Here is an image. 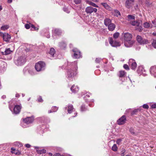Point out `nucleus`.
I'll use <instances>...</instances> for the list:
<instances>
[{
  "mask_svg": "<svg viewBox=\"0 0 156 156\" xmlns=\"http://www.w3.org/2000/svg\"><path fill=\"white\" fill-rule=\"evenodd\" d=\"M73 63L75 64V68L73 69H69L67 72V76L68 78L72 77L76 74V70L77 69V62H74Z\"/></svg>",
  "mask_w": 156,
  "mask_h": 156,
  "instance_id": "1",
  "label": "nucleus"
},
{
  "mask_svg": "<svg viewBox=\"0 0 156 156\" xmlns=\"http://www.w3.org/2000/svg\"><path fill=\"white\" fill-rule=\"evenodd\" d=\"M130 23L132 25L134 26H136L137 28L136 30H137L139 32H141L143 29L142 25V21L141 20H138L136 21H132L130 22Z\"/></svg>",
  "mask_w": 156,
  "mask_h": 156,
  "instance_id": "2",
  "label": "nucleus"
},
{
  "mask_svg": "<svg viewBox=\"0 0 156 156\" xmlns=\"http://www.w3.org/2000/svg\"><path fill=\"white\" fill-rule=\"evenodd\" d=\"M45 66L44 62L40 61L36 64L35 68L37 71H40L44 69Z\"/></svg>",
  "mask_w": 156,
  "mask_h": 156,
  "instance_id": "3",
  "label": "nucleus"
},
{
  "mask_svg": "<svg viewBox=\"0 0 156 156\" xmlns=\"http://www.w3.org/2000/svg\"><path fill=\"white\" fill-rule=\"evenodd\" d=\"M26 61V57L24 55L19 57L18 59L15 61V63L18 66H21L23 65Z\"/></svg>",
  "mask_w": 156,
  "mask_h": 156,
  "instance_id": "4",
  "label": "nucleus"
},
{
  "mask_svg": "<svg viewBox=\"0 0 156 156\" xmlns=\"http://www.w3.org/2000/svg\"><path fill=\"white\" fill-rule=\"evenodd\" d=\"M136 38L138 43L141 44H147L148 43V41L147 39L142 38L140 35H137Z\"/></svg>",
  "mask_w": 156,
  "mask_h": 156,
  "instance_id": "5",
  "label": "nucleus"
},
{
  "mask_svg": "<svg viewBox=\"0 0 156 156\" xmlns=\"http://www.w3.org/2000/svg\"><path fill=\"white\" fill-rule=\"evenodd\" d=\"M108 41L109 43L112 47H116L120 45V44L119 42L115 41H114L112 37L109 38Z\"/></svg>",
  "mask_w": 156,
  "mask_h": 156,
  "instance_id": "6",
  "label": "nucleus"
},
{
  "mask_svg": "<svg viewBox=\"0 0 156 156\" xmlns=\"http://www.w3.org/2000/svg\"><path fill=\"white\" fill-rule=\"evenodd\" d=\"M97 11V9L90 6L87 7L85 9V12L87 14H91L92 12H96Z\"/></svg>",
  "mask_w": 156,
  "mask_h": 156,
  "instance_id": "7",
  "label": "nucleus"
},
{
  "mask_svg": "<svg viewBox=\"0 0 156 156\" xmlns=\"http://www.w3.org/2000/svg\"><path fill=\"white\" fill-rule=\"evenodd\" d=\"M122 36H123L124 40L127 41H130L132 37V35L128 33L122 34Z\"/></svg>",
  "mask_w": 156,
  "mask_h": 156,
  "instance_id": "8",
  "label": "nucleus"
},
{
  "mask_svg": "<svg viewBox=\"0 0 156 156\" xmlns=\"http://www.w3.org/2000/svg\"><path fill=\"white\" fill-rule=\"evenodd\" d=\"M74 52V57L76 58H78L81 57L80 52L77 49L74 48L73 50Z\"/></svg>",
  "mask_w": 156,
  "mask_h": 156,
  "instance_id": "9",
  "label": "nucleus"
},
{
  "mask_svg": "<svg viewBox=\"0 0 156 156\" xmlns=\"http://www.w3.org/2000/svg\"><path fill=\"white\" fill-rule=\"evenodd\" d=\"M126 116L123 115L118 119L117 122L118 124L121 125L124 124L126 122Z\"/></svg>",
  "mask_w": 156,
  "mask_h": 156,
  "instance_id": "10",
  "label": "nucleus"
},
{
  "mask_svg": "<svg viewBox=\"0 0 156 156\" xmlns=\"http://www.w3.org/2000/svg\"><path fill=\"white\" fill-rule=\"evenodd\" d=\"M3 37L4 41L6 42L9 41L11 38V36L8 33H5L1 35Z\"/></svg>",
  "mask_w": 156,
  "mask_h": 156,
  "instance_id": "11",
  "label": "nucleus"
},
{
  "mask_svg": "<svg viewBox=\"0 0 156 156\" xmlns=\"http://www.w3.org/2000/svg\"><path fill=\"white\" fill-rule=\"evenodd\" d=\"M134 0H127L125 3V6L126 8L129 9L132 6Z\"/></svg>",
  "mask_w": 156,
  "mask_h": 156,
  "instance_id": "12",
  "label": "nucleus"
},
{
  "mask_svg": "<svg viewBox=\"0 0 156 156\" xmlns=\"http://www.w3.org/2000/svg\"><path fill=\"white\" fill-rule=\"evenodd\" d=\"M24 122L27 124L32 123L34 121V119L32 117H27L23 119Z\"/></svg>",
  "mask_w": 156,
  "mask_h": 156,
  "instance_id": "13",
  "label": "nucleus"
},
{
  "mask_svg": "<svg viewBox=\"0 0 156 156\" xmlns=\"http://www.w3.org/2000/svg\"><path fill=\"white\" fill-rule=\"evenodd\" d=\"M21 108V106L20 105H16L13 109L14 113L16 114H19Z\"/></svg>",
  "mask_w": 156,
  "mask_h": 156,
  "instance_id": "14",
  "label": "nucleus"
},
{
  "mask_svg": "<svg viewBox=\"0 0 156 156\" xmlns=\"http://www.w3.org/2000/svg\"><path fill=\"white\" fill-rule=\"evenodd\" d=\"M104 22L105 25L106 26L112 23L111 20L110 19L107 18L105 19Z\"/></svg>",
  "mask_w": 156,
  "mask_h": 156,
  "instance_id": "15",
  "label": "nucleus"
},
{
  "mask_svg": "<svg viewBox=\"0 0 156 156\" xmlns=\"http://www.w3.org/2000/svg\"><path fill=\"white\" fill-rule=\"evenodd\" d=\"M108 26V29L111 31H113L115 27V25L113 23H111Z\"/></svg>",
  "mask_w": 156,
  "mask_h": 156,
  "instance_id": "16",
  "label": "nucleus"
},
{
  "mask_svg": "<svg viewBox=\"0 0 156 156\" xmlns=\"http://www.w3.org/2000/svg\"><path fill=\"white\" fill-rule=\"evenodd\" d=\"M12 52V51H11L9 48L6 49L4 51H2V53L3 55H6L10 54Z\"/></svg>",
  "mask_w": 156,
  "mask_h": 156,
  "instance_id": "17",
  "label": "nucleus"
},
{
  "mask_svg": "<svg viewBox=\"0 0 156 156\" xmlns=\"http://www.w3.org/2000/svg\"><path fill=\"white\" fill-rule=\"evenodd\" d=\"M71 90L73 92L75 93L78 91V88L77 86L73 85L71 87Z\"/></svg>",
  "mask_w": 156,
  "mask_h": 156,
  "instance_id": "18",
  "label": "nucleus"
},
{
  "mask_svg": "<svg viewBox=\"0 0 156 156\" xmlns=\"http://www.w3.org/2000/svg\"><path fill=\"white\" fill-rule=\"evenodd\" d=\"M86 2L87 3L89 4V5L95 7H98V6L96 5L95 3L91 2L89 0H86Z\"/></svg>",
  "mask_w": 156,
  "mask_h": 156,
  "instance_id": "19",
  "label": "nucleus"
},
{
  "mask_svg": "<svg viewBox=\"0 0 156 156\" xmlns=\"http://www.w3.org/2000/svg\"><path fill=\"white\" fill-rule=\"evenodd\" d=\"M86 2L87 3L89 4V5L95 7H98V6L96 5L95 3L91 2L89 0H86Z\"/></svg>",
  "mask_w": 156,
  "mask_h": 156,
  "instance_id": "20",
  "label": "nucleus"
},
{
  "mask_svg": "<svg viewBox=\"0 0 156 156\" xmlns=\"http://www.w3.org/2000/svg\"><path fill=\"white\" fill-rule=\"evenodd\" d=\"M144 27L145 28H148L149 27L151 28L152 25L147 22H145L144 23Z\"/></svg>",
  "mask_w": 156,
  "mask_h": 156,
  "instance_id": "21",
  "label": "nucleus"
},
{
  "mask_svg": "<svg viewBox=\"0 0 156 156\" xmlns=\"http://www.w3.org/2000/svg\"><path fill=\"white\" fill-rule=\"evenodd\" d=\"M53 31L55 34L58 35H60L62 33L61 30L59 29L55 28Z\"/></svg>",
  "mask_w": 156,
  "mask_h": 156,
  "instance_id": "22",
  "label": "nucleus"
},
{
  "mask_svg": "<svg viewBox=\"0 0 156 156\" xmlns=\"http://www.w3.org/2000/svg\"><path fill=\"white\" fill-rule=\"evenodd\" d=\"M126 73L124 71H119V76L120 77H124Z\"/></svg>",
  "mask_w": 156,
  "mask_h": 156,
  "instance_id": "23",
  "label": "nucleus"
},
{
  "mask_svg": "<svg viewBox=\"0 0 156 156\" xmlns=\"http://www.w3.org/2000/svg\"><path fill=\"white\" fill-rule=\"evenodd\" d=\"M55 52V49L52 48H51L49 53L52 57H53Z\"/></svg>",
  "mask_w": 156,
  "mask_h": 156,
  "instance_id": "24",
  "label": "nucleus"
},
{
  "mask_svg": "<svg viewBox=\"0 0 156 156\" xmlns=\"http://www.w3.org/2000/svg\"><path fill=\"white\" fill-rule=\"evenodd\" d=\"M128 20L130 21H132V20H133L135 19V17L134 16L132 15H129L127 16Z\"/></svg>",
  "mask_w": 156,
  "mask_h": 156,
  "instance_id": "25",
  "label": "nucleus"
},
{
  "mask_svg": "<svg viewBox=\"0 0 156 156\" xmlns=\"http://www.w3.org/2000/svg\"><path fill=\"white\" fill-rule=\"evenodd\" d=\"M68 112L69 113H72L73 108V106L72 105H69L68 106Z\"/></svg>",
  "mask_w": 156,
  "mask_h": 156,
  "instance_id": "26",
  "label": "nucleus"
},
{
  "mask_svg": "<svg viewBox=\"0 0 156 156\" xmlns=\"http://www.w3.org/2000/svg\"><path fill=\"white\" fill-rule=\"evenodd\" d=\"M150 72L151 73H156V66H154L151 68Z\"/></svg>",
  "mask_w": 156,
  "mask_h": 156,
  "instance_id": "27",
  "label": "nucleus"
},
{
  "mask_svg": "<svg viewBox=\"0 0 156 156\" xmlns=\"http://www.w3.org/2000/svg\"><path fill=\"white\" fill-rule=\"evenodd\" d=\"M137 64L136 62H133L131 64V69H134L136 67Z\"/></svg>",
  "mask_w": 156,
  "mask_h": 156,
  "instance_id": "28",
  "label": "nucleus"
},
{
  "mask_svg": "<svg viewBox=\"0 0 156 156\" xmlns=\"http://www.w3.org/2000/svg\"><path fill=\"white\" fill-rule=\"evenodd\" d=\"M37 153L40 154H42L45 153H46V150L45 149H42L41 150L38 151Z\"/></svg>",
  "mask_w": 156,
  "mask_h": 156,
  "instance_id": "29",
  "label": "nucleus"
},
{
  "mask_svg": "<svg viewBox=\"0 0 156 156\" xmlns=\"http://www.w3.org/2000/svg\"><path fill=\"white\" fill-rule=\"evenodd\" d=\"M152 46L155 48H156V40L153 39L152 42Z\"/></svg>",
  "mask_w": 156,
  "mask_h": 156,
  "instance_id": "30",
  "label": "nucleus"
},
{
  "mask_svg": "<svg viewBox=\"0 0 156 156\" xmlns=\"http://www.w3.org/2000/svg\"><path fill=\"white\" fill-rule=\"evenodd\" d=\"M112 150L114 151H116L117 150V147L116 144H114L112 147Z\"/></svg>",
  "mask_w": 156,
  "mask_h": 156,
  "instance_id": "31",
  "label": "nucleus"
},
{
  "mask_svg": "<svg viewBox=\"0 0 156 156\" xmlns=\"http://www.w3.org/2000/svg\"><path fill=\"white\" fill-rule=\"evenodd\" d=\"M9 26L8 25H4L2 26L1 27V29L2 30H5L9 28Z\"/></svg>",
  "mask_w": 156,
  "mask_h": 156,
  "instance_id": "32",
  "label": "nucleus"
},
{
  "mask_svg": "<svg viewBox=\"0 0 156 156\" xmlns=\"http://www.w3.org/2000/svg\"><path fill=\"white\" fill-rule=\"evenodd\" d=\"M101 4L104 6V7L107 9L109 8V6L106 3H102Z\"/></svg>",
  "mask_w": 156,
  "mask_h": 156,
  "instance_id": "33",
  "label": "nucleus"
},
{
  "mask_svg": "<svg viewBox=\"0 0 156 156\" xmlns=\"http://www.w3.org/2000/svg\"><path fill=\"white\" fill-rule=\"evenodd\" d=\"M129 131L133 135L135 134L134 129L132 128H130L129 129Z\"/></svg>",
  "mask_w": 156,
  "mask_h": 156,
  "instance_id": "34",
  "label": "nucleus"
},
{
  "mask_svg": "<svg viewBox=\"0 0 156 156\" xmlns=\"http://www.w3.org/2000/svg\"><path fill=\"white\" fill-rule=\"evenodd\" d=\"M119 33L118 32L115 33L113 35L114 38L115 39L119 37Z\"/></svg>",
  "mask_w": 156,
  "mask_h": 156,
  "instance_id": "35",
  "label": "nucleus"
},
{
  "mask_svg": "<svg viewBox=\"0 0 156 156\" xmlns=\"http://www.w3.org/2000/svg\"><path fill=\"white\" fill-rule=\"evenodd\" d=\"M139 111V109H134L132 112L131 115H133L136 114V113H137L138 111Z\"/></svg>",
  "mask_w": 156,
  "mask_h": 156,
  "instance_id": "36",
  "label": "nucleus"
},
{
  "mask_svg": "<svg viewBox=\"0 0 156 156\" xmlns=\"http://www.w3.org/2000/svg\"><path fill=\"white\" fill-rule=\"evenodd\" d=\"M80 110L82 112L86 110V108H85V106L84 105H82L81 107Z\"/></svg>",
  "mask_w": 156,
  "mask_h": 156,
  "instance_id": "37",
  "label": "nucleus"
},
{
  "mask_svg": "<svg viewBox=\"0 0 156 156\" xmlns=\"http://www.w3.org/2000/svg\"><path fill=\"white\" fill-rule=\"evenodd\" d=\"M73 1L76 4H80L81 2V0H73Z\"/></svg>",
  "mask_w": 156,
  "mask_h": 156,
  "instance_id": "38",
  "label": "nucleus"
},
{
  "mask_svg": "<svg viewBox=\"0 0 156 156\" xmlns=\"http://www.w3.org/2000/svg\"><path fill=\"white\" fill-rule=\"evenodd\" d=\"M125 152V149H122L121 151V156H124L125 155L124 153Z\"/></svg>",
  "mask_w": 156,
  "mask_h": 156,
  "instance_id": "39",
  "label": "nucleus"
},
{
  "mask_svg": "<svg viewBox=\"0 0 156 156\" xmlns=\"http://www.w3.org/2000/svg\"><path fill=\"white\" fill-rule=\"evenodd\" d=\"M63 10L66 12L67 13H69L70 12V11L66 7H64L63 8Z\"/></svg>",
  "mask_w": 156,
  "mask_h": 156,
  "instance_id": "40",
  "label": "nucleus"
},
{
  "mask_svg": "<svg viewBox=\"0 0 156 156\" xmlns=\"http://www.w3.org/2000/svg\"><path fill=\"white\" fill-rule=\"evenodd\" d=\"M123 67L126 70H128L129 69V66H128V65L126 64H124L123 65Z\"/></svg>",
  "mask_w": 156,
  "mask_h": 156,
  "instance_id": "41",
  "label": "nucleus"
},
{
  "mask_svg": "<svg viewBox=\"0 0 156 156\" xmlns=\"http://www.w3.org/2000/svg\"><path fill=\"white\" fill-rule=\"evenodd\" d=\"M143 107L144 108L148 109L149 108V106L147 104H144L143 105Z\"/></svg>",
  "mask_w": 156,
  "mask_h": 156,
  "instance_id": "42",
  "label": "nucleus"
},
{
  "mask_svg": "<svg viewBox=\"0 0 156 156\" xmlns=\"http://www.w3.org/2000/svg\"><path fill=\"white\" fill-rule=\"evenodd\" d=\"M43 100L41 98V97L40 96L39 98L38 99V101L39 102H42Z\"/></svg>",
  "mask_w": 156,
  "mask_h": 156,
  "instance_id": "43",
  "label": "nucleus"
},
{
  "mask_svg": "<svg viewBox=\"0 0 156 156\" xmlns=\"http://www.w3.org/2000/svg\"><path fill=\"white\" fill-rule=\"evenodd\" d=\"M25 28L27 29H29L30 28V27H31L30 26L29 24H27V23L25 24Z\"/></svg>",
  "mask_w": 156,
  "mask_h": 156,
  "instance_id": "44",
  "label": "nucleus"
},
{
  "mask_svg": "<svg viewBox=\"0 0 156 156\" xmlns=\"http://www.w3.org/2000/svg\"><path fill=\"white\" fill-rule=\"evenodd\" d=\"M122 141V139H119L117 140L116 141V143L119 145H120V143Z\"/></svg>",
  "mask_w": 156,
  "mask_h": 156,
  "instance_id": "45",
  "label": "nucleus"
},
{
  "mask_svg": "<svg viewBox=\"0 0 156 156\" xmlns=\"http://www.w3.org/2000/svg\"><path fill=\"white\" fill-rule=\"evenodd\" d=\"M30 27L32 28H34V29L35 30H38V28H36V27H35L34 25H33V24H31Z\"/></svg>",
  "mask_w": 156,
  "mask_h": 156,
  "instance_id": "46",
  "label": "nucleus"
},
{
  "mask_svg": "<svg viewBox=\"0 0 156 156\" xmlns=\"http://www.w3.org/2000/svg\"><path fill=\"white\" fill-rule=\"evenodd\" d=\"M6 63L2 61H0V65H5V64H6Z\"/></svg>",
  "mask_w": 156,
  "mask_h": 156,
  "instance_id": "47",
  "label": "nucleus"
},
{
  "mask_svg": "<svg viewBox=\"0 0 156 156\" xmlns=\"http://www.w3.org/2000/svg\"><path fill=\"white\" fill-rule=\"evenodd\" d=\"M151 107L152 108H156V104L153 105L151 106Z\"/></svg>",
  "mask_w": 156,
  "mask_h": 156,
  "instance_id": "48",
  "label": "nucleus"
},
{
  "mask_svg": "<svg viewBox=\"0 0 156 156\" xmlns=\"http://www.w3.org/2000/svg\"><path fill=\"white\" fill-rule=\"evenodd\" d=\"M95 61L97 63H99L100 61V59L99 58H96Z\"/></svg>",
  "mask_w": 156,
  "mask_h": 156,
  "instance_id": "49",
  "label": "nucleus"
},
{
  "mask_svg": "<svg viewBox=\"0 0 156 156\" xmlns=\"http://www.w3.org/2000/svg\"><path fill=\"white\" fill-rule=\"evenodd\" d=\"M54 156H61V154L58 153H56L54 155Z\"/></svg>",
  "mask_w": 156,
  "mask_h": 156,
  "instance_id": "50",
  "label": "nucleus"
},
{
  "mask_svg": "<svg viewBox=\"0 0 156 156\" xmlns=\"http://www.w3.org/2000/svg\"><path fill=\"white\" fill-rule=\"evenodd\" d=\"M14 153L16 155H20L21 154V152L19 151H17Z\"/></svg>",
  "mask_w": 156,
  "mask_h": 156,
  "instance_id": "51",
  "label": "nucleus"
},
{
  "mask_svg": "<svg viewBox=\"0 0 156 156\" xmlns=\"http://www.w3.org/2000/svg\"><path fill=\"white\" fill-rule=\"evenodd\" d=\"M26 147L27 148H30V144H27L25 145Z\"/></svg>",
  "mask_w": 156,
  "mask_h": 156,
  "instance_id": "52",
  "label": "nucleus"
},
{
  "mask_svg": "<svg viewBox=\"0 0 156 156\" xmlns=\"http://www.w3.org/2000/svg\"><path fill=\"white\" fill-rule=\"evenodd\" d=\"M146 3L148 5H151V3L148 2L147 0H146Z\"/></svg>",
  "mask_w": 156,
  "mask_h": 156,
  "instance_id": "53",
  "label": "nucleus"
},
{
  "mask_svg": "<svg viewBox=\"0 0 156 156\" xmlns=\"http://www.w3.org/2000/svg\"><path fill=\"white\" fill-rule=\"evenodd\" d=\"M52 110L53 111H52L51 110H50L49 111H48V113H51L52 112H55V111L53 110V109H52Z\"/></svg>",
  "mask_w": 156,
  "mask_h": 156,
  "instance_id": "54",
  "label": "nucleus"
},
{
  "mask_svg": "<svg viewBox=\"0 0 156 156\" xmlns=\"http://www.w3.org/2000/svg\"><path fill=\"white\" fill-rule=\"evenodd\" d=\"M156 22L155 20H154V21H152V23H153V24H154V25L155 26V24H156Z\"/></svg>",
  "mask_w": 156,
  "mask_h": 156,
  "instance_id": "55",
  "label": "nucleus"
},
{
  "mask_svg": "<svg viewBox=\"0 0 156 156\" xmlns=\"http://www.w3.org/2000/svg\"><path fill=\"white\" fill-rule=\"evenodd\" d=\"M20 95L18 94H16V97L17 98L19 97Z\"/></svg>",
  "mask_w": 156,
  "mask_h": 156,
  "instance_id": "56",
  "label": "nucleus"
},
{
  "mask_svg": "<svg viewBox=\"0 0 156 156\" xmlns=\"http://www.w3.org/2000/svg\"><path fill=\"white\" fill-rule=\"evenodd\" d=\"M12 0H8V2L9 3H11L12 2Z\"/></svg>",
  "mask_w": 156,
  "mask_h": 156,
  "instance_id": "57",
  "label": "nucleus"
},
{
  "mask_svg": "<svg viewBox=\"0 0 156 156\" xmlns=\"http://www.w3.org/2000/svg\"><path fill=\"white\" fill-rule=\"evenodd\" d=\"M55 108V111H57L58 109V108L57 107H54L53 108Z\"/></svg>",
  "mask_w": 156,
  "mask_h": 156,
  "instance_id": "58",
  "label": "nucleus"
},
{
  "mask_svg": "<svg viewBox=\"0 0 156 156\" xmlns=\"http://www.w3.org/2000/svg\"><path fill=\"white\" fill-rule=\"evenodd\" d=\"M117 13H118V14L119 15H120V12H119V11H118V10H117Z\"/></svg>",
  "mask_w": 156,
  "mask_h": 156,
  "instance_id": "59",
  "label": "nucleus"
},
{
  "mask_svg": "<svg viewBox=\"0 0 156 156\" xmlns=\"http://www.w3.org/2000/svg\"><path fill=\"white\" fill-rule=\"evenodd\" d=\"M15 148H11V150L12 151H14L15 150Z\"/></svg>",
  "mask_w": 156,
  "mask_h": 156,
  "instance_id": "60",
  "label": "nucleus"
},
{
  "mask_svg": "<svg viewBox=\"0 0 156 156\" xmlns=\"http://www.w3.org/2000/svg\"><path fill=\"white\" fill-rule=\"evenodd\" d=\"M49 155H50V156H52V154L51 153H49Z\"/></svg>",
  "mask_w": 156,
  "mask_h": 156,
  "instance_id": "61",
  "label": "nucleus"
},
{
  "mask_svg": "<svg viewBox=\"0 0 156 156\" xmlns=\"http://www.w3.org/2000/svg\"><path fill=\"white\" fill-rule=\"evenodd\" d=\"M2 9V8L1 7V6H0V11H1V10Z\"/></svg>",
  "mask_w": 156,
  "mask_h": 156,
  "instance_id": "62",
  "label": "nucleus"
},
{
  "mask_svg": "<svg viewBox=\"0 0 156 156\" xmlns=\"http://www.w3.org/2000/svg\"><path fill=\"white\" fill-rule=\"evenodd\" d=\"M20 146L21 147L22 146V144H20Z\"/></svg>",
  "mask_w": 156,
  "mask_h": 156,
  "instance_id": "63",
  "label": "nucleus"
},
{
  "mask_svg": "<svg viewBox=\"0 0 156 156\" xmlns=\"http://www.w3.org/2000/svg\"><path fill=\"white\" fill-rule=\"evenodd\" d=\"M126 156H129V155H126Z\"/></svg>",
  "mask_w": 156,
  "mask_h": 156,
  "instance_id": "64",
  "label": "nucleus"
}]
</instances>
